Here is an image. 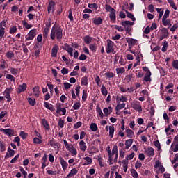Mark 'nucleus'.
<instances>
[{"label": "nucleus", "instance_id": "f257e3e1", "mask_svg": "<svg viewBox=\"0 0 178 178\" xmlns=\"http://www.w3.org/2000/svg\"><path fill=\"white\" fill-rule=\"evenodd\" d=\"M63 30L59 25H54L51 29L50 37L51 40L57 39L60 42L62 41V37H63Z\"/></svg>", "mask_w": 178, "mask_h": 178}, {"label": "nucleus", "instance_id": "f03ea898", "mask_svg": "<svg viewBox=\"0 0 178 178\" xmlns=\"http://www.w3.org/2000/svg\"><path fill=\"white\" fill-rule=\"evenodd\" d=\"M106 151L108 155L109 165H112L113 161H114V162H118V156H119L118 146L114 145L112 151L111 150V147L108 146L106 147Z\"/></svg>", "mask_w": 178, "mask_h": 178}, {"label": "nucleus", "instance_id": "7ed1b4c3", "mask_svg": "<svg viewBox=\"0 0 178 178\" xmlns=\"http://www.w3.org/2000/svg\"><path fill=\"white\" fill-rule=\"evenodd\" d=\"M114 47H115V43L111 40H107V44L106 47V54H112V52H115Z\"/></svg>", "mask_w": 178, "mask_h": 178}, {"label": "nucleus", "instance_id": "20e7f679", "mask_svg": "<svg viewBox=\"0 0 178 178\" xmlns=\"http://www.w3.org/2000/svg\"><path fill=\"white\" fill-rule=\"evenodd\" d=\"M35 35H37V29H33L25 36V41H31V40H34Z\"/></svg>", "mask_w": 178, "mask_h": 178}, {"label": "nucleus", "instance_id": "39448f33", "mask_svg": "<svg viewBox=\"0 0 178 178\" xmlns=\"http://www.w3.org/2000/svg\"><path fill=\"white\" fill-rule=\"evenodd\" d=\"M121 24L123 26V27H124V30L127 31V33H129L131 31V26H134V22L130 21H122Z\"/></svg>", "mask_w": 178, "mask_h": 178}, {"label": "nucleus", "instance_id": "423d86ee", "mask_svg": "<svg viewBox=\"0 0 178 178\" xmlns=\"http://www.w3.org/2000/svg\"><path fill=\"white\" fill-rule=\"evenodd\" d=\"M47 12L49 15H54V12H55V1H49V5L47 6Z\"/></svg>", "mask_w": 178, "mask_h": 178}, {"label": "nucleus", "instance_id": "0eeeda50", "mask_svg": "<svg viewBox=\"0 0 178 178\" xmlns=\"http://www.w3.org/2000/svg\"><path fill=\"white\" fill-rule=\"evenodd\" d=\"M168 37H169V31H168V29L166 28H162L159 38L160 41H162V40L165 38H168Z\"/></svg>", "mask_w": 178, "mask_h": 178}, {"label": "nucleus", "instance_id": "6e6552de", "mask_svg": "<svg viewBox=\"0 0 178 178\" xmlns=\"http://www.w3.org/2000/svg\"><path fill=\"white\" fill-rule=\"evenodd\" d=\"M0 131L4 133V134H6V136H8V137H13V136H15V131L13 129L1 128Z\"/></svg>", "mask_w": 178, "mask_h": 178}, {"label": "nucleus", "instance_id": "1a4fd4ad", "mask_svg": "<svg viewBox=\"0 0 178 178\" xmlns=\"http://www.w3.org/2000/svg\"><path fill=\"white\" fill-rule=\"evenodd\" d=\"M5 27H6V22L3 20L0 23V38H3L5 35Z\"/></svg>", "mask_w": 178, "mask_h": 178}, {"label": "nucleus", "instance_id": "9d476101", "mask_svg": "<svg viewBox=\"0 0 178 178\" xmlns=\"http://www.w3.org/2000/svg\"><path fill=\"white\" fill-rule=\"evenodd\" d=\"M12 91H13L12 88H7L4 91L5 97L8 99V102L12 101V97H10V92H12Z\"/></svg>", "mask_w": 178, "mask_h": 178}, {"label": "nucleus", "instance_id": "9b49d317", "mask_svg": "<svg viewBox=\"0 0 178 178\" xmlns=\"http://www.w3.org/2000/svg\"><path fill=\"white\" fill-rule=\"evenodd\" d=\"M58 159L60 161V163L62 166L63 170L64 172L66 171V169H67V167L69 166V164L66 162V161H65V159L62 156H60L58 158Z\"/></svg>", "mask_w": 178, "mask_h": 178}, {"label": "nucleus", "instance_id": "f8f14e48", "mask_svg": "<svg viewBox=\"0 0 178 178\" xmlns=\"http://www.w3.org/2000/svg\"><path fill=\"white\" fill-rule=\"evenodd\" d=\"M58 51H59V47L57 44L54 45L51 49V58H56V56H58Z\"/></svg>", "mask_w": 178, "mask_h": 178}, {"label": "nucleus", "instance_id": "ddd939ff", "mask_svg": "<svg viewBox=\"0 0 178 178\" xmlns=\"http://www.w3.org/2000/svg\"><path fill=\"white\" fill-rule=\"evenodd\" d=\"M145 154L147 156L151 158V156H154L155 155V151L152 147H148L147 149H145Z\"/></svg>", "mask_w": 178, "mask_h": 178}, {"label": "nucleus", "instance_id": "4468645a", "mask_svg": "<svg viewBox=\"0 0 178 178\" xmlns=\"http://www.w3.org/2000/svg\"><path fill=\"white\" fill-rule=\"evenodd\" d=\"M132 107L135 109L137 112H141L143 108L141 107V104L139 102H134L132 104Z\"/></svg>", "mask_w": 178, "mask_h": 178}, {"label": "nucleus", "instance_id": "2eb2a0df", "mask_svg": "<svg viewBox=\"0 0 178 178\" xmlns=\"http://www.w3.org/2000/svg\"><path fill=\"white\" fill-rule=\"evenodd\" d=\"M67 150L72 154V156H76V155H77V149H76V147H73V145H70V147Z\"/></svg>", "mask_w": 178, "mask_h": 178}, {"label": "nucleus", "instance_id": "dca6fc26", "mask_svg": "<svg viewBox=\"0 0 178 178\" xmlns=\"http://www.w3.org/2000/svg\"><path fill=\"white\" fill-rule=\"evenodd\" d=\"M26 90H27V84L22 83L21 85H19L18 86L17 94L24 92V91H26Z\"/></svg>", "mask_w": 178, "mask_h": 178}, {"label": "nucleus", "instance_id": "f3484780", "mask_svg": "<svg viewBox=\"0 0 178 178\" xmlns=\"http://www.w3.org/2000/svg\"><path fill=\"white\" fill-rule=\"evenodd\" d=\"M92 22L95 26H100V24H102L104 19L100 17H97L93 18Z\"/></svg>", "mask_w": 178, "mask_h": 178}, {"label": "nucleus", "instance_id": "a211bd4d", "mask_svg": "<svg viewBox=\"0 0 178 178\" xmlns=\"http://www.w3.org/2000/svg\"><path fill=\"white\" fill-rule=\"evenodd\" d=\"M8 152L6 153L5 155V159H8V158H12V156H15V150H13L10 147H8Z\"/></svg>", "mask_w": 178, "mask_h": 178}, {"label": "nucleus", "instance_id": "6ab92c4d", "mask_svg": "<svg viewBox=\"0 0 178 178\" xmlns=\"http://www.w3.org/2000/svg\"><path fill=\"white\" fill-rule=\"evenodd\" d=\"M127 42L129 47H133V45H135V44H137V40L133 39L131 38H127Z\"/></svg>", "mask_w": 178, "mask_h": 178}, {"label": "nucleus", "instance_id": "aec40b11", "mask_svg": "<svg viewBox=\"0 0 178 178\" xmlns=\"http://www.w3.org/2000/svg\"><path fill=\"white\" fill-rule=\"evenodd\" d=\"M116 101L118 104H120V102H127V97L126 96H118L116 98Z\"/></svg>", "mask_w": 178, "mask_h": 178}, {"label": "nucleus", "instance_id": "412c9836", "mask_svg": "<svg viewBox=\"0 0 178 178\" xmlns=\"http://www.w3.org/2000/svg\"><path fill=\"white\" fill-rule=\"evenodd\" d=\"M78 170L76 168H72L70 173L67 175V177L65 178H70V177H73V176H75V175H77L78 173Z\"/></svg>", "mask_w": 178, "mask_h": 178}, {"label": "nucleus", "instance_id": "4be33fe9", "mask_svg": "<svg viewBox=\"0 0 178 178\" xmlns=\"http://www.w3.org/2000/svg\"><path fill=\"white\" fill-rule=\"evenodd\" d=\"M122 164L123 170L126 173V172H127V169H129V161L126 159H124L122 161Z\"/></svg>", "mask_w": 178, "mask_h": 178}, {"label": "nucleus", "instance_id": "5701e85b", "mask_svg": "<svg viewBox=\"0 0 178 178\" xmlns=\"http://www.w3.org/2000/svg\"><path fill=\"white\" fill-rule=\"evenodd\" d=\"M33 92L34 97H35V98H38V97H40V87L35 86L33 88Z\"/></svg>", "mask_w": 178, "mask_h": 178}, {"label": "nucleus", "instance_id": "b1692460", "mask_svg": "<svg viewBox=\"0 0 178 178\" xmlns=\"http://www.w3.org/2000/svg\"><path fill=\"white\" fill-rule=\"evenodd\" d=\"M83 160L86 161L83 163V166H88V165H91V163H92V159L91 157H84Z\"/></svg>", "mask_w": 178, "mask_h": 178}, {"label": "nucleus", "instance_id": "393cba45", "mask_svg": "<svg viewBox=\"0 0 178 178\" xmlns=\"http://www.w3.org/2000/svg\"><path fill=\"white\" fill-rule=\"evenodd\" d=\"M79 149L83 152L87 149V145H86V142H84V140H81L79 142Z\"/></svg>", "mask_w": 178, "mask_h": 178}, {"label": "nucleus", "instance_id": "a878e982", "mask_svg": "<svg viewBox=\"0 0 178 178\" xmlns=\"http://www.w3.org/2000/svg\"><path fill=\"white\" fill-rule=\"evenodd\" d=\"M109 17L111 22H116V10H115L110 13Z\"/></svg>", "mask_w": 178, "mask_h": 178}, {"label": "nucleus", "instance_id": "bb28decb", "mask_svg": "<svg viewBox=\"0 0 178 178\" xmlns=\"http://www.w3.org/2000/svg\"><path fill=\"white\" fill-rule=\"evenodd\" d=\"M133 145V139H128L125 141V147L124 149H129L130 147Z\"/></svg>", "mask_w": 178, "mask_h": 178}, {"label": "nucleus", "instance_id": "cd10ccee", "mask_svg": "<svg viewBox=\"0 0 178 178\" xmlns=\"http://www.w3.org/2000/svg\"><path fill=\"white\" fill-rule=\"evenodd\" d=\"M151 72H146L144 76L143 81H146V83H148V81L151 82Z\"/></svg>", "mask_w": 178, "mask_h": 178}, {"label": "nucleus", "instance_id": "c85d7f7f", "mask_svg": "<svg viewBox=\"0 0 178 178\" xmlns=\"http://www.w3.org/2000/svg\"><path fill=\"white\" fill-rule=\"evenodd\" d=\"M65 51H67V52H68V54H69V55H70V56H73V48H72L68 44H66L65 46Z\"/></svg>", "mask_w": 178, "mask_h": 178}, {"label": "nucleus", "instance_id": "c756f323", "mask_svg": "<svg viewBox=\"0 0 178 178\" xmlns=\"http://www.w3.org/2000/svg\"><path fill=\"white\" fill-rule=\"evenodd\" d=\"M6 151V143L3 141H0V152H5Z\"/></svg>", "mask_w": 178, "mask_h": 178}, {"label": "nucleus", "instance_id": "7c9ffc66", "mask_svg": "<svg viewBox=\"0 0 178 178\" xmlns=\"http://www.w3.org/2000/svg\"><path fill=\"white\" fill-rule=\"evenodd\" d=\"M167 2H168L170 6L174 9V10H177V6H176V3H175V1L173 0H167Z\"/></svg>", "mask_w": 178, "mask_h": 178}, {"label": "nucleus", "instance_id": "2f4dec72", "mask_svg": "<svg viewBox=\"0 0 178 178\" xmlns=\"http://www.w3.org/2000/svg\"><path fill=\"white\" fill-rule=\"evenodd\" d=\"M126 107V104L124 103H119L117 104L116 107H115V111H120L122 109H124V108Z\"/></svg>", "mask_w": 178, "mask_h": 178}, {"label": "nucleus", "instance_id": "473e14b6", "mask_svg": "<svg viewBox=\"0 0 178 178\" xmlns=\"http://www.w3.org/2000/svg\"><path fill=\"white\" fill-rule=\"evenodd\" d=\"M125 133L127 134V137L129 138H132L133 136H134V132H133L130 129H126Z\"/></svg>", "mask_w": 178, "mask_h": 178}, {"label": "nucleus", "instance_id": "72a5a7b5", "mask_svg": "<svg viewBox=\"0 0 178 178\" xmlns=\"http://www.w3.org/2000/svg\"><path fill=\"white\" fill-rule=\"evenodd\" d=\"M168 47H169L168 41L164 40L163 42V47L161 49L162 52H166V51H168Z\"/></svg>", "mask_w": 178, "mask_h": 178}, {"label": "nucleus", "instance_id": "f704fd0d", "mask_svg": "<svg viewBox=\"0 0 178 178\" xmlns=\"http://www.w3.org/2000/svg\"><path fill=\"white\" fill-rule=\"evenodd\" d=\"M170 148L173 152H178V143H172Z\"/></svg>", "mask_w": 178, "mask_h": 178}, {"label": "nucleus", "instance_id": "c9c22d12", "mask_svg": "<svg viewBox=\"0 0 178 178\" xmlns=\"http://www.w3.org/2000/svg\"><path fill=\"white\" fill-rule=\"evenodd\" d=\"M109 136L111 138H113V134L115 133V127L113 125L109 126Z\"/></svg>", "mask_w": 178, "mask_h": 178}, {"label": "nucleus", "instance_id": "e433bc0d", "mask_svg": "<svg viewBox=\"0 0 178 178\" xmlns=\"http://www.w3.org/2000/svg\"><path fill=\"white\" fill-rule=\"evenodd\" d=\"M92 41V38L90 35H86L84 37V42L85 44H91V42Z\"/></svg>", "mask_w": 178, "mask_h": 178}, {"label": "nucleus", "instance_id": "4c0bfd02", "mask_svg": "<svg viewBox=\"0 0 178 178\" xmlns=\"http://www.w3.org/2000/svg\"><path fill=\"white\" fill-rule=\"evenodd\" d=\"M42 123L46 130H49V124H48V121H47V120L44 118L42 119Z\"/></svg>", "mask_w": 178, "mask_h": 178}, {"label": "nucleus", "instance_id": "58836bf2", "mask_svg": "<svg viewBox=\"0 0 178 178\" xmlns=\"http://www.w3.org/2000/svg\"><path fill=\"white\" fill-rule=\"evenodd\" d=\"M8 70L11 74H13V76H16L17 74V72H19V70L14 67H11L8 69Z\"/></svg>", "mask_w": 178, "mask_h": 178}, {"label": "nucleus", "instance_id": "ea45409f", "mask_svg": "<svg viewBox=\"0 0 178 178\" xmlns=\"http://www.w3.org/2000/svg\"><path fill=\"white\" fill-rule=\"evenodd\" d=\"M101 92L102 95H104V97H106L108 95V90H106V88L104 85L102 86Z\"/></svg>", "mask_w": 178, "mask_h": 178}, {"label": "nucleus", "instance_id": "a19ab883", "mask_svg": "<svg viewBox=\"0 0 178 178\" xmlns=\"http://www.w3.org/2000/svg\"><path fill=\"white\" fill-rule=\"evenodd\" d=\"M6 56L8 59H12V58H15V54H13V51H9L7 53H6Z\"/></svg>", "mask_w": 178, "mask_h": 178}, {"label": "nucleus", "instance_id": "79ce46f5", "mask_svg": "<svg viewBox=\"0 0 178 178\" xmlns=\"http://www.w3.org/2000/svg\"><path fill=\"white\" fill-rule=\"evenodd\" d=\"M131 175L134 178H138V172H137V170L135 169L131 170Z\"/></svg>", "mask_w": 178, "mask_h": 178}, {"label": "nucleus", "instance_id": "37998d69", "mask_svg": "<svg viewBox=\"0 0 178 178\" xmlns=\"http://www.w3.org/2000/svg\"><path fill=\"white\" fill-rule=\"evenodd\" d=\"M44 106L51 112L54 111V106H52V104L48 102H44Z\"/></svg>", "mask_w": 178, "mask_h": 178}, {"label": "nucleus", "instance_id": "c03bdc74", "mask_svg": "<svg viewBox=\"0 0 178 178\" xmlns=\"http://www.w3.org/2000/svg\"><path fill=\"white\" fill-rule=\"evenodd\" d=\"M81 81L82 86H88V79H87L86 76L81 78Z\"/></svg>", "mask_w": 178, "mask_h": 178}, {"label": "nucleus", "instance_id": "a18cd8bd", "mask_svg": "<svg viewBox=\"0 0 178 178\" xmlns=\"http://www.w3.org/2000/svg\"><path fill=\"white\" fill-rule=\"evenodd\" d=\"M127 13V17H129V19H131L132 22H136V17H134V15L133 14H131L130 12L129 11H126Z\"/></svg>", "mask_w": 178, "mask_h": 178}, {"label": "nucleus", "instance_id": "49530a36", "mask_svg": "<svg viewBox=\"0 0 178 178\" xmlns=\"http://www.w3.org/2000/svg\"><path fill=\"white\" fill-rule=\"evenodd\" d=\"M136 156V153L134 152H131L130 154L127 155L125 158H126V161H131V159H133V158H134V156Z\"/></svg>", "mask_w": 178, "mask_h": 178}, {"label": "nucleus", "instance_id": "de8ad7c7", "mask_svg": "<svg viewBox=\"0 0 178 178\" xmlns=\"http://www.w3.org/2000/svg\"><path fill=\"white\" fill-rule=\"evenodd\" d=\"M117 74H123L124 72H126V70L124 67H119L116 68Z\"/></svg>", "mask_w": 178, "mask_h": 178}, {"label": "nucleus", "instance_id": "09e8293b", "mask_svg": "<svg viewBox=\"0 0 178 178\" xmlns=\"http://www.w3.org/2000/svg\"><path fill=\"white\" fill-rule=\"evenodd\" d=\"M1 65H0V67L1 69H6V60H5V59H1L0 60Z\"/></svg>", "mask_w": 178, "mask_h": 178}, {"label": "nucleus", "instance_id": "8fccbe9b", "mask_svg": "<svg viewBox=\"0 0 178 178\" xmlns=\"http://www.w3.org/2000/svg\"><path fill=\"white\" fill-rule=\"evenodd\" d=\"M105 9H106V10L107 12H109L110 13H111V12H113V10H115L114 8H112V6H111V5H108V4H106V5H105Z\"/></svg>", "mask_w": 178, "mask_h": 178}, {"label": "nucleus", "instance_id": "3c124183", "mask_svg": "<svg viewBox=\"0 0 178 178\" xmlns=\"http://www.w3.org/2000/svg\"><path fill=\"white\" fill-rule=\"evenodd\" d=\"M90 130L92 131H97L98 130V126H97V124L92 123L90 124Z\"/></svg>", "mask_w": 178, "mask_h": 178}, {"label": "nucleus", "instance_id": "603ef678", "mask_svg": "<svg viewBox=\"0 0 178 178\" xmlns=\"http://www.w3.org/2000/svg\"><path fill=\"white\" fill-rule=\"evenodd\" d=\"M156 10L158 13H159V19H161L162 16H163V10L162 8H156Z\"/></svg>", "mask_w": 178, "mask_h": 178}, {"label": "nucleus", "instance_id": "864d4df0", "mask_svg": "<svg viewBox=\"0 0 178 178\" xmlns=\"http://www.w3.org/2000/svg\"><path fill=\"white\" fill-rule=\"evenodd\" d=\"M22 24H23L24 27H25V29H31V27H33L32 24H29L26 22H25L24 20L22 21Z\"/></svg>", "mask_w": 178, "mask_h": 178}, {"label": "nucleus", "instance_id": "5fc2aeb1", "mask_svg": "<svg viewBox=\"0 0 178 178\" xmlns=\"http://www.w3.org/2000/svg\"><path fill=\"white\" fill-rule=\"evenodd\" d=\"M28 102L31 105V106H34L35 105V99H33L31 97L28 98Z\"/></svg>", "mask_w": 178, "mask_h": 178}, {"label": "nucleus", "instance_id": "6e6d98bb", "mask_svg": "<svg viewBox=\"0 0 178 178\" xmlns=\"http://www.w3.org/2000/svg\"><path fill=\"white\" fill-rule=\"evenodd\" d=\"M58 124L60 129H63V127L65 126V120L60 119L58 122Z\"/></svg>", "mask_w": 178, "mask_h": 178}, {"label": "nucleus", "instance_id": "4d7b16f0", "mask_svg": "<svg viewBox=\"0 0 178 178\" xmlns=\"http://www.w3.org/2000/svg\"><path fill=\"white\" fill-rule=\"evenodd\" d=\"M172 67L178 70V60H174L172 63Z\"/></svg>", "mask_w": 178, "mask_h": 178}, {"label": "nucleus", "instance_id": "13d9d810", "mask_svg": "<svg viewBox=\"0 0 178 178\" xmlns=\"http://www.w3.org/2000/svg\"><path fill=\"white\" fill-rule=\"evenodd\" d=\"M19 136L22 138V140H26L27 138V134L25 133L24 131H21L19 133Z\"/></svg>", "mask_w": 178, "mask_h": 178}, {"label": "nucleus", "instance_id": "bf43d9fd", "mask_svg": "<svg viewBox=\"0 0 178 178\" xmlns=\"http://www.w3.org/2000/svg\"><path fill=\"white\" fill-rule=\"evenodd\" d=\"M6 79H8V80H10V81H16V79H15V76H13L12 74H7L6 76Z\"/></svg>", "mask_w": 178, "mask_h": 178}, {"label": "nucleus", "instance_id": "052dcab7", "mask_svg": "<svg viewBox=\"0 0 178 178\" xmlns=\"http://www.w3.org/2000/svg\"><path fill=\"white\" fill-rule=\"evenodd\" d=\"M154 146L156 148L158 149V151H161V143H159V140L154 141Z\"/></svg>", "mask_w": 178, "mask_h": 178}, {"label": "nucleus", "instance_id": "680f3d73", "mask_svg": "<svg viewBox=\"0 0 178 178\" xmlns=\"http://www.w3.org/2000/svg\"><path fill=\"white\" fill-rule=\"evenodd\" d=\"M167 19L168 18H162V23L163 26H168L170 24V22H169V20H168Z\"/></svg>", "mask_w": 178, "mask_h": 178}, {"label": "nucleus", "instance_id": "e2e57ef3", "mask_svg": "<svg viewBox=\"0 0 178 178\" xmlns=\"http://www.w3.org/2000/svg\"><path fill=\"white\" fill-rule=\"evenodd\" d=\"M49 145H51V147H56V145H58V143H56L55 140L52 138L49 140Z\"/></svg>", "mask_w": 178, "mask_h": 178}, {"label": "nucleus", "instance_id": "0e129e2a", "mask_svg": "<svg viewBox=\"0 0 178 178\" xmlns=\"http://www.w3.org/2000/svg\"><path fill=\"white\" fill-rule=\"evenodd\" d=\"M141 166H143V163H141V161H137L135 163V168L136 169H140V168H141Z\"/></svg>", "mask_w": 178, "mask_h": 178}, {"label": "nucleus", "instance_id": "69168bd1", "mask_svg": "<svg viewBox=\"0 0 178 178\" xmlns=\"http://www.w3.org/2000/svg\"><path fill=\"white\" fill-rule=\"evenodd\" d=\"M57 112H66V108H65L62 106H58Z\"/></svg>", "mask_w": 178, "mask_h": 178}, {"label": "nucleus", "instance_id": "338daca9", "mask_svg": "<svg viewBox=\"0 0 178 178\" xmlns=\"http://www.w3.org/2000/svg\"><path fill=\"white\" fill-rule=\"evenodd\" d=\"M105 76L108 77V79H112L115 76V74L113 72H106L105 73Z\"/></svg>", "mask_w": 178, "mask_h": 178}, {"label": "nucleus", "instance_id": "774afa93", "mask_svg": "<svg viewBox=\"0 0 178 178\" xmlns=\"http://www.w3.org/2000/svg\"><path fill=\"white\" fill-rule=\"evenodd\" d=\"M175 162H178V153L175 155L174 159L171 161V163L174 165Z\"/></svg>", "mask_w": 178, "mask_h": 178}]
</instances>
